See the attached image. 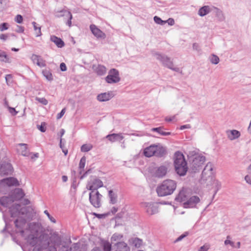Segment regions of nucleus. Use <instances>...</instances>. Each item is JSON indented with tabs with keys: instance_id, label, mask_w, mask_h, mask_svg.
I'll return each mask as SVG.
<instances>
[{
	"instance_id": "nucleus-1",
	"label": "nucleus",
	"mask_w": 251,
	"mask_h": 251,
	"mask_svg": "<svg viewBox=\"0 0 251 251\" xmlns=\"http://www.w3.org/2000/svg\"><path fill=\"white\" fill-rule=\"evenodd\" d=\"M25 219H17L14 224L16 227L19 229L21 235L25 237L27 242L32 247H40L41 245L40 237L38 238V232L40 230L39 223H31L27 225L25 230L24 229L26 226Z\"/></svg>"
},
{
	"instance_id": "nucleus-2",
	"label": "nucleus",
	"mask_w": 251,
	"mask_h": 251,
	"mask_svg": "<svg viewBox=\"0 0 251 251\" xmlns=\"http://www.w3.org/2000/svg\"><path fill=\"white\" fill-rule=\"evenodd\" d=\"M40 247L35 246L33 251H57L55 246H59L61 243V239L58 235L53 234L49 240L46 235L40 236Z\"/></svg>"
},
{
	"instance_id": "nucleus-3",
	"label": "nucleus",
	"mask_w": 251,
	"mask_h": 251,
	"mask_svg": "<svg viewBox=\"0 0 251 251\" xmlns=\"http://www.w3.org/2000/svg\"><path fill=\"white\" fill-rule=\"evenodd\" d=\"M176 188V183L171 179L164 180L156 188V192L159 197L171 195Z\"/></svg>"
},
{
	"instance_id": "nucleus-4",
	"label": "nucleus",
	"mask_w": 251,
	"mask_h": 251,
	"mask_svg": "<svg viewBox=\"0 0 251 251\" xmlns=\"http://www.w3.org/2000/svg\"><path fill=\"white\" fill-rule=\"evenodd\" d=\"M174 166L177 174L180 176H184L188 171L187 164L183 154L179 151L175 154Z\"/></svg>"
},
{
	"instance_id": "nucleus-5",
	"label": "nucleus",
	"mask_w": 251,
	"mask_h": 251,
	"mask_svg": "<svg viewBox=\"0 0 251 251\" xmlns=\"http://www.w3.org/2000/svg\"><path fill=\"white\" fill-rule=\"evenodd\" d=\"M152 54L157 60L160 62L163 66L169 68H171V65H174L171 58L165 54L155 51H152Z\"/></svg>"
},
{
	"instance_id": "nucleus-6",
	"label": "nucleus",
	"mask_w": 251,
	"mask_h": 251,
	"mask_svg": "<svg viewBox=\"0 0 251 251\" xmlns=\"http://www.w3.org/2000/svg\"><path fill=\"white\" fill-rule=\"evenodd\" d=\"M205 157L202 155H196L191 163V168L194 172L199 171L202 168Z\"/></svg>"
},
{
	"instance_id": "nucleus-7",
	"label": "nucleus",
	"mask_w": 251,
	"mask_h": 251,
	"mask_svg": "<svg viewBox=\"0 0 251 251\" xmlns=\"http://www.w3.org/2000/svg\"><path fill=\"white\" fill-rule=\"evenodd\" d=\"M102 196L98 191H91L89 193V201L95 208L101 206V200Z\"/></svg>"
},
{
	"instance_id": "nucleus-8",
	"label": "nucleus",
	"mask_w": 251,
	"mask_h": 251,
	"mask_svg": "<svg viewBox=\"0 0 251 251\" xmlns=\"http://www.w3.org/2000/svg\"><path fill=\"white\" fill-rule=\"evenodd\" d=\"M120 80L119 72L116 69H110L108 75L105 78V81L109 84L118 83Z\"/></svg>"
},
{
	"instance_id": "nucleus-9",
	"label": "nucleus",
	"mask_w": 251,
	"mask_h": 251,
	"mask_svg": "<svg viewBox=\"0 0 251 251\" xmlns=\"http://www.w3.org/2000/svg\"><path fill=\"white\" fill-rule=\"evenodd\" d=\"M102 181L96 177H92L88 182L87 188L91 191H97L98 189L103 186Z\"/></svg>"
},
{
	"instance_id": "nucleus-10",
	"label": "nucleus",
	"mask_w": 251,
	"mask_h": 251,
	"mask_svg": "<svg viewBox=\"0 0 251 251\" xmlns=\"http://www.w3.org/2000/svg\"><path fill=\"white\" fill-rule=\"evenodd\" d=\"M13 168L12 165L8 162L0 163V176H8L12 175Z\"/></svg>"
},
{
	"instance_id": "nucleus-11",
	"label": "nucleus",
	"mask_w": 251,
	"mask_h": 251,
	"mask_svg": "<svg viewBox=\"0 0 251 251\" xmlns=\"http://www.w3.org/2000/svg\"><path fill=\"white\" fill-rule=\"evenodd\" d=\"M142 206L145 208L146 212L150 215L155 214L158 212V205L154 202H144Z\"/></svg>"
},
{
	"instance_id": "nucleus-12",
	"label": "nucleus",
	"mask_w": 251,
	"mask_h": 251,
	"mask_svg": "<svg viewBox=\"0 0 251 251\" xmlns=\"http://www.w3.org/2000/svg\"><path fill=\"white\" fill-rule=\"evenodd\" d=\"M200 201V199L197 196L190 197L187 201L183 203V207L186 208L195 207L197 203Z\"/></svg>"
},
{
	"instance_id": "nucleus-13",
	"label": "nucleus",
	"mask_w": 251,
	"mask_h": 251,
	"mask_svg": "<svg viewBox=\"0 0 251 251\" xmlns=\"http://www.w3.org/2000/svg\"><path fill=\"white\" fill-rule=\"evenodd\" d=\"M5 184L8 186H19L20 184L17 178L13 177H9L4 178L0 181V185Z\"/></svg>"
},
{
	"instance_id": "nucleus-14",
	"label": "nucleus",
	"mask_w": 251,
	"mask_h": 251,
	"mask_svg": "<svg viewBox=\"0 0 251 251\" xmlns=\"http://www.w3.org/2000/svg\"><path fill=\"white\" fill-rule=\"evenodd\" d=\"M10 195L15 201L22 199L25 196V193L22 189L16 188L11 192Z\"/></svg>"
},
{
	"instance_id": "nucleus-15",
	"label": "nucleus",
	"mask_w": 251,
	"mask_h": 251,
	"mask_svg": "<svg viewBox=\"0 0 251 251\" xmlns=\"http://www.w3.org/2000/svg\"><path fill=\"white\" fill-rule=\"evenodd\" d=\"M90 28L93 35L97 38L104 39L105 37V34L95 25H91Z\"/></svg>"
},
{
	"instance_id": "nucleus-16",
	"label": "nucleus",
	"mask_w": 251,
	"mask_h": 251,
	"mask_svg": "<svg viewBox=\"0 0 251 251\" xmlns=\"http://www.w3.org/2000/svg\"><path fill=\"white\" fill-rule=\"evenodd\" d=\"M14 201L11 195L9 196H3L0 199V204L6 207H8L9 208Z\"/></svg>"
},
{
	"instance_id": "nucleus-17",
	"label": "nucleus",
	"mask_w": 251,
	"mask_h": 251,
	"mask_svg": "<svg viewBox=\"0 0 251 251\" xmlns=\"http://www.w3.org/2000/svg\"><path fill=\"white\" fill-rule=\"evenodd\" d=\"M57 17H60L62 16L66 17L68 18L67 22H66V25L69 26H71L72 25V15L70 12L67 11L66 10H62L59 13L57 14L56 15Z\"/></svg>"
},
{
	"instance_id": "nucleus-18",
	"label": "nucleus",
	"mask_w": 251,
	"mask_h": 251,
	"mask_svg": "<svg viewBox=\"0 0 251 251\" xmlns=\"http://www.w3.org/2000/svg\"><path fill=\"white\" fill-rule=\"evenodd\" d=\"M113 96L112 92L101 93L97 96V100L100 101H105L110 100Z\"/></svg>"
},
{
	"instance_id": "nucleus-19",
	"label": "nucleus",
	"mask_w": 251,
	"mask_h": 251,
	"mask_svg": "<svg viewBox=\"0 0 251 251\" xmlns=\"http://www.w3.org/2000/svg\"><path fill=\"white\" fill-rule=\"evenodd\" d=\"M213 6L204 5L200 8L198 11V15L203 17L213 11Z\"/></svg>"
},
{
	"instance_id": "nucleus-20",
	"label": "nucleus",
	"mask_w": 251,
	"mask_h": 251,
	"mask_svg": "<svg viewBox=\"0 0 251 251\" xmlns=\"http://www.w3.org/2000/svg\"><path fill=\"white\" fill-rule=\"evenodd\" d=\"M155 150H156V145H151L150 146L145 149L144 151V154L146 157H151L154 155L155 153Z\"/></svg>"
},
{
	"instance_id": "nucleus-21",
	"label": "nucleus",
	"mask_w": 251,
	"mask_h": 251,
	"mask_svg": "<svg viewBox=\"0 0 251 251\" xmlns=\"http://www.w3.org/2000/svg\"><path fill=\"white\" fill-rule=\"evenodd\" d=\"M20 204L15 203L9 207V212L12 217H18L19 215Z\"/></svg>"
},
{
	"instance_id": "nucleus-22",
	"label": "nucleus",
	"mask_w": 251,
	"mask_h": 251,
	"mask_svg": "<svg viewBox=\"0 0 251 251\" xmlns=\"http://www.w3.org/2000/svg\"><path fill=\"white\" fill-rule=\"evenodd\" d=\"M167 172V168L165 166H161L155 169L154 176L157 177H163Z\"/></svg>"
},
{
	"instance_id": "nucleus-23",
	"label": "nucleus",
	"mask_w": 251,
	"mask_h": 251,
	"mask_svg": "<svg viewBox=\"0 0 251 251\" xmlns=\"http://www.w3.org/2000/svg\"><path fill=\"white\" fill-rule=\"evenodd\" d=\"M106 138L110 142H114L116 141H121L124 137L122 133H113L107 135Z\"/></svg>"
},
{
	"instance_id": "nucleus-24",
	"label": "nucleus",
	"mask_w": 251,
	"mask_h": 251,
	"mask_svg": "<svg viewBox=\"0 0 251 251\" xmlns=\"http://www.w3.org/2000/svg\"><path fill=\"white\" fill-rule=\"evenodd\" d=\"M212 12L215 13V16L217 17L219 21L223 22L225 21V15L220 9L213 6Z\"/></svg>"
},
{
	"instance_id": "nucleus-25",
	"label": "nucleus",
	"mask_w": 251,
	"mask_h": 251,
	"mask_svg": "<svg viewBox=\"0 0 251 251\" xmlns=\"http://www.w3.org/2000/svg\"><path fill=\"white\" fill-rule=\"evenodd\" d=\"M228 138L230 140H234L238 138L240 135V132L235 129L228 130L226 131Z\"/></svg>"
},
{
	"instance_id": "nucleus-26",
	"label": "nucleus",
	"mask_w": 251,
	"mask_h": 251,
	"mask_svg": "<svg viewBox=\"0 0 251 251\" xmlns=\"http://www.w3.org/2000/svg\"><path fill=\"white\" fill-rule=\"evenodd\" d=\"M93 68L99 75H103L106 73V68L102 65H94Z\"/></svg>"
},
{
	"instance_id": "nucleus-27",
	"label": "nucleus",
	"mask_w": 251,
	"mask_h": 251,
	"mask_svg": "<svg viewBox=\"0 0 251 251\" xmlns=\"http://www.w3.org/2000/svg\"><path fill=\"white\" fill-rule=\"evenodd\" d=\"M109 199V203L112 204H116L118 201V195L117 192L112 190L108 191V194Z\"/></svg>"
},
{
	"instance_id": "nucleus-28",
	"label": "nucleus",
	"mask_w": 251,
	"mask_h": 251,
	"mask_svg": "<svg viewBox=\"0 0 251 251\" xmlns=\"http://www.w3.org/2000/svg\"><path fill=\"white\" fill-rule=\"evenodd\" d=\"M213 167L212 164L210 162H208L205 166L202 172V176L204 177L205 176L207 175L208 176H210L212 174Z\"/></svg>"
},
{
	"instance_id": "nucleus-29",
	"label": "nucleus",
	"mask_w": 251,
	"mask_h": 251,
	"mask_svg": "<svg viewBox=\"0 0 251 251\" xmlns=\"http://www.w3.org/2000/svg\"><path fill=\"white\" fill-rule=\"evenodd\" d=\"M116 251H129V247L124 242H119L115 244Z\"/></svg>"
},
{
	"instance_id": "nucleus-30",
	"label": "nucleus",
	"mask_w": 251,
	"mask_h": 251,
	"mask_svg": "<svg viewBox=\"0 0 251 251\" xmlns=\"http://www.w3.org/2000/svg\"><path fill=\"white\" fill-rule=\"evenodd\" d=\"M155 150L154 155L158 157L164 156L167 153L166 148L162 146L156 145V150Z\"/></svg>"
},
{
	"instance_id": "nucleus-31",
	"label": "nucleus",
	"mask_w": 251,
	"mask_h": 251,
	"mask_svg": "<svg viewBox=\"0 0 251 251\" xmlns=\"http://www.w3.org/2000/svg\"><path fill=\"white\" fill-rule=\"evenodd\" d=\"M50 40L53 42L58 48H62L64 46L65 44L61 39L54 35L50 36Z\"/></svg>"
},
{
	"instance_id": "nucleus-32",
	"label": "nucleus",
	"mask_w": 251,
	"mask_h": 251,
	"mask_svg": "<svg viewBox=\"0 0 251 251\" xmlns=\"http://www.w3.org/2000/svg\"><path fill=\"white\" fill-rule=\"evenodd\" d=\"M100 245L102 248L103 251H111V244L108 241L104 239L101 240Z\"/></svg>"
},
{
	"instance_id": "nucleus-33",
	"label": "nucleus",
	"mask_w": 251,
	"mask_h": 251,
	"mask_svg": "<svg viewBox=\"0 0 251 251\" xmlns=\"http://www.w3.org/2000/svg\"><path fill=\"white\" fill-rule=\"evenodd\" d=\"M164 129L163 127L160 126L158 127H154L152 128L151 130L152 131L156 132L162 136H168L171 134V132H165L163 130Z\"/></svg>"
},
{
	"instance_id": "nucleus-34",
	"label": "nucleus",
	"mask_w": 251,
	"mask_h": 251,
	"mask_svg": "<svg viewBox=\"0 0 251 251\" xmlns=\"http://www.w3.org/2000/svg\"><path fill=\"white\" fill-rule=\"evenodd\" d=\"M42 74L48 80L50 81L53 80V76L50 70H43L42 71Z\"/></svg>"
},
{
	"instance_id": "nucleus-35",
	"label": "nucleus",
	"mask_w": 251,
	"mask_h": 251,
	"mask_svg": "<svg viewBox=\"0 0 251 251\" xmlns=\"http://www.w3.org/2000/svg\"><path fill=\"white\" fill-rule=\"evenodd\" d=\"M186 200V196L183 191H180L175 198V200L177 201L182 202Z\"/></svg>"
},
{
	"instance_id": "nucleus-36",
	"label": "nucleus",
	"mask_w": 251,
	"mask_h": 251,
	"mask_svg": "<svg viewBox=\"0 0 251 251\" xmlns=\"http://www.w3.org/2000/svg\"><path fill=\"white\" fill-rule=\"evenodd\" d=\"M213 181V186L214 188L215 189L214 194L213 195V197L216 194L217 192L221 189V182L216 179L212 180Z\"/></svg>"
},
{
	"instance_id": "nucleus-37",
	"label": "nucleus",
	"mask_w": 251,
	"mask_h": 251,
	"mask_svg": "<svg viewBox=\"0 0 251 251\" xmlns=\"http://www.w3.org/2000/svg\"><path fill=\"white\" fill-rule=\"evenodd\" d=\"M78 245L77 244H74L72 247L68 248L63 246L61 248L60 251H76L78 249Z\"/></svg>"
},
{
	"instance_id": "nucleus-38",
	"label": "nucleus",
	"mask_w": 251,
	"mask_h": 251,
	"mask_svg": "<svg viewBox=\"0 0 251 251\" xmlns=\"http://www.w3.org/2000/svg\"><path fill=\"white\" fill-rule=\"evenodd\" d=\"M143 243L142 240L138 238H134L132 239V243L136 248H139L141 247Z\"/></svg>"
},
{
	"instance_id": "nucleus-39",
	"label": "nucleus",
	"mask_w": 251,
	"mask_h": 251,
	"mask_svg": "<svg viewBox=\"0 0 251 251\" xmlns=\"http://www.w3.org/2000/svg\"><path fill=\"white\" fill-rule=\"evenodd\" d=\"M21 147V154L23 156L27 155L28 151H27V145L25 144L21 143L18 145Z\"/></svg>"
},
{
	"instance_id": "nucleus-40",
	"label": "nucleus",
	"mask_w": 251,
	"mask_h": 251,
	"mask_svg": "<svg viewBox=\"0 0 251 251\" xmlns=\"http://www.w3.org/2000/svg\"><path fill=\"white\" fill-rule=\"evenodd\" d=\"M86 163V157L85 156H83L79 162V169L80 170L79 171V174H81L82 173V172L84 168L85 165Z\"/></svg>"
},
{
	"instance_id": "nucleus-41",
	"label": "nucleus",
	"mask_w": 251,
	"mask_h": 251,
	"mask_svg": "<svg viewBox=\"0 0 251 251\" xmlns=\"http://www.w3.org/2000/svg\"><path fill=\"white\" fill-rule=\"evenodd\" d=\"M123 237V235L119 233H114L111 238V240L112 242L113 241H117L118 240H120Z\"/></svg>"
},
{
	"instance_id": "nucleus-42",
	"label": "nucleus",
	"mask_w": 251,
	"mask_h": 251,
	"mask_svg": "<svg viewBox=\"0 0 251 251\" xmlns=\"http://www.w3.org/2000/svg\"><path fill=\"white\" fill-rule=\"evenodd\" d=\"M27 208L26 207H22V208H20V209H19V216H18V219H20V218H23V219H25V218H23V217L21 216H24L25 215V214H26L27 213Z\"/></svg>"
},
{
	"instance_id": "nucleus-43",
	"label": "nucleus",
	"mask_w": 251,
	"mask_h": 251,
	"mask_svg": "<svg viewBox=\"0 0 251 251\" xmlns=\"http://www.w3.org/2000/svg\"><path fill=\"white\" fill-rule=\"evenodd\" d=\"M210 60L211 63L216 65L219 62V58L218 56L212 54L210 57Z\"/></svg>"
},
{
	"instance_id": "nucleus-44",
	"label": "nucleus",
	"mask_w": 251,
	"mask_h": 251,
	"mask_svg": "<svg viewBox=\"0 0 251 251\" xmlns=\"http://www.w3.org/2000/svg\"><path fill=\"white\" fill-rule=\"evenodd\" d=\"M92 149V146L90 144H84L81 147V151L83 152H87Z\"/></svg>"
},
{
	"instance_id": "nucleus-45",
	"label": "nucleus",
	"mask_w": 251,
	"mask_h": 251,
	"mask_svg": "<svg viewBox=\"0 0 251 251\" xmlns=\"http://www.w3.org/2000/svg\"><path fill=\"white\" fill-rule=\"evenodd\" d=\"M8 60L7 55L4 51H0V60L6 62Z\"/></svg>"
},
{
	"instance_id": "nucleus-46",
	"label": "nucleus",
	"mask_w": 251,
	"mask_h": 251,
	"mask_svg": "<svg viewBox=\"0 0 251 251\" xmlns=\"http://www.w3.org/2000/svg\"><path fill=\"white\" fill-rule=\"evenodd\" d=\"M153 20H154V21L156 24L160 25H163L166 23V21L162 20L160 18H159V17H158L157 16H155L154 17Z\"/></svg>"
},
{
	"instance_id": "nucleus-47",
	"label": "nucleus",
	"mask_w": 251,
	"mask_h": 251,
	"mask_svg": "<svg viewBox=\"0 0 251 251\" xmlns=\"http://www.w3.org/2000/svg\"><path fill=\"white\" fill-rule=\"evenodd\" d=\"M35 100L44 105H46L48 103V101L44 98L36 97Z\"/></svg>"
},
{
	"instance_id": "nucleus-48",
	"label": "nucleus",
	"mask_w": 251,
	"mask_h": 251,
	"mask_svg": "<svg viewBox=\"0 0 251 251\" xmlns=\"http://www.w3.org/2000/svg\"><path fill=\"white\" fill-rule=\"evenodd\" d=\"M41 59H42L41 56H39L38 55L32 54V55L31 56V59H32V61L34 63H36V62H39V60H41Z\"/></svg>"
},
{
	"instance_id": "nucleus-49",
	"label": "nucleus",
	"mask_w": 251,
	"mask_h": 251,
	"mask_svg": "<svg viewBox=\"0 0 251 251\" xmlns=\"http://www.w3.org/2000/svg\"><path fill=\"white\" fill-rule=\"evenodd\" d=\"M12 75L10 74L6 75L5 79L7 85H10L12 82Z\"/></svg>"
},
{
	"instance_id": "nucleus-50",
	"label": "nucleus",
	"mask_w": 251,
	"mask_h": 251,
	"mask_svg": "<svg viewBox=\"0 0 251 251\" xmlns=\"http://www.w3.org/2000/svg\"><path fill=\"white\" fill-rule=\"evenodd\" d=\"M38 129L40 130L42 132H45L46 130V123L43 122L41 123V125L37 126Z\"/></svg>"
},
{
	"instance_id": "nucleus-51",
	"label": "nucleus",
	"mask_w": 251,
	"mask_h": 251,
	"mask_svg": "<svg viewBox=\"0 0 251 251\" xmlns=\"http://www.w3.org/2000/svg\"><path fill=\"white\" fill-rule=\"evenodd\" d=\"M188 235V233L187 232H186L184 233L183 234H181L180 236H179L178 238H177L175 241V243L178 242L180 241H181L182 239L186 237Z\"/></svg>"
},
{
	"instance_id": "nucleus-52",
	"label": "nucleus",
	"mask_w": 251,
	"mask_h": 251,
	"mask_svg": "<svg viewBox=\"0 0 251 251\" xmlns=\"http://www.w3.org/2000/svg\"><path fill=\"white\" fill-rule=\"evenodd\" d=\"M44 213L48 216V218L51 222H52L53 223H56L55 219L50 214L48 210H45Z\"/></svg>"
},
{
	"instance_id": "nucleus-53",
	"label": "nucleus",
	"mask_w": 251,
	"mask_h": 251,
	"mask_svg": "<svg viewBox=\"0 0 251 251\" xmlns=\"http://www.w3.org/2000/svg\"><path fill=\"white\" fill-rule=\"evenodd\" d=\"M15 21L18 24H21L23 21V18L21 15H17L15 17Z\"/></svg>"
},
{
	"instance_id": "nucleus-54",
	"label": "nucleus",
	"mask_w": 251,
	"mask_h": 251,
	"mask_svg": "<svg viewBox=\"0 0 251 251\" xmlns=\"http://www.w3.org/2000/svg\"><path fill=\"white\" fill-rule=\"evenodd\" d=\"M8 29V24L3 23L0 25V31H3Z\"/></svg>"
},
{
	"instance_id": "nucleus-55",
	"label": "nucleus",
	"mask_w": 251,
	"mask_h": 251,
	"mask_svg": "<svg viewBox=\"0 0 251 251\" xmlns=\"http://www.w3.org/2000/svg\"><path fill=\"white\" fill-rule=\"evenodd\" d=\"M36 64L40 67H44L46 66L45 61L43 60L42 58L41 59L39 62H36Z\"/></svg>"
},
{
	"instance_id": "nucleus-56",
	"label": "nucleus",
	"mask_w": 251,
	"mask_h": 251,
	"mask_svg": "<svg viewBox=\"0 0 251 251\" xmlns=\"http://www.w3.org/2000/svg\"><path fill=\"white\" fill-rule=\"evenodd\" d=\"M209 248V246L208 245H204L203 246H201L199 251H207Z\"/></svg>"
},
{
	"instance_id": "nucleus-57",
	"label": "nucleus",
	"mask_w": 251,
	"mask_h": 251,
	"mask_svg": "<svg viewBox=\"0 0 251 251\" xmlns=\"http://www.w3.org/2000/svg\"><path fill=\"white\" fill-rule=\"evenodd\" d=\"M65 108H63L62 109L61 112L58 113L57 115V119H59L62 118V117L64 115L65 112Z\"/></svg>"
},
{
	"instance_id": "nucleus-58",
	"label": "nucleus",
	"mask_w": 251,
	"mask_h": 251,
	"mask_svg": "<svg viewBox=\"0 0 251 251\" xmlns=\"http://www.w3.org/2000/svg\"><path fill=\"white\" fill-rule=\"evenodd\" d=\"M9 112L13 116L16 115L18 112L16 111L14 108L9 107Z\"/></svg>"
},
{
	"instance_id": "nucleus-59",
	"label": "nucleus",
	"mask_w": 251,
	"mask_h": 251,
	"mask_svg": "<svg viewBox=\"0 0 251 251\" xmlns=\"http://www.w3.org/2000/svg\"><path fill=\"white\" fill-rule=\"evenodd\" d=\"M193 49L194 50L199 51L200 50V46L198 43H195L193 44Z\"/></svg>"
},
{
	"instance_id": "nucleus-60",
	"label": "nucleus",
	"mask_w": 251,
	"mask_h": 251,
	"mask_svg": "<svg viewBox=\"0 0 251 251\" xmlns=\"http://www.w3.org/2000/svg\"><path fill=\"white\" fill-rule=\"evenodd\" d=\"M60 68L61 71H65L67 70L66 64L64 63H61L60 65Z\"/></svg>"
},
{
	"instance_id": "nucleus-61",
	"label": "nucleus",
	"mask_w": 251,
	"mask_h": 251,
	"mask_svg": "<svg viewBox=\"0 0 251 251\" xmlns=\"http://www.w3.org/2000/svg\"><path fill=\"white\" fill-rule=\"evenodd\" d=\"M18 29L16 31L19 33H23L24 31V27L21 26L17 25Z\"/></svg>"
},
{
	"instance_id": "nucleus-62",
	"label": "nucleus",
	"mask_w": 251,
	"mask_h": 251,
	"mask_svg": "<svg viewBox=\"0 0 251 251\" xmlns=\"http://www.w3.org/2000/svg\"><path fill=\"white\" fill-rule=\"evenodd\" d=\"M225 244L226 245L229 244L231 246L234 247V243L232 241H231L229 240H228V239H226V240H225Z\"/></svg>"
},
{
	"instance_id": "nucleus-63",
	"label": "nucleus",
	"mask_w": 251,
	"mask_h": 251,
	"mask_svg": "<svg viewBox=\"0 0 251 251\" xmlns=\"http://www.w3.org/2000/svg\"><path fill=\"white\" fill-rule=\"evenodd\" d=\"M169 69L176 72H180L179 68L177 67H174V65H171V68H169Z\"/></svg>"
},
{
	"instance_id": "nucleus-64",
	"label": "nucleus",
	"mask_w": 251,
	"mask_h": 251,
	"mask_svg": "<svg viewBox=\"0 0 251 251\" xmlns=\"http://www.w3.org/2000/svg\"><path fill=\"white\" fill-rule=\"evenodd\" d=\"M245 179L246 181L247 182V183L251 184V178L250 176H249L248 175H247L245 177Z\"/></svg>"
}]
</instances>
